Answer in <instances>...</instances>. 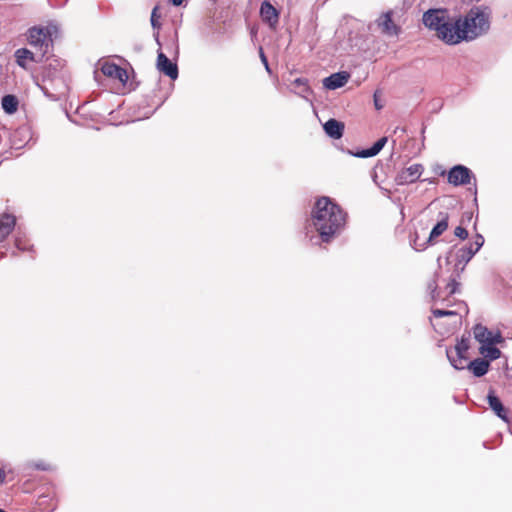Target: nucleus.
<instances>
[{
	"label": "nucleus",
	"mask_w": 512,
	"mask_h": 512,
	"mask_svg": "<svg viewBox=\"0 0 512 512\" xmlns=\"http://www.w3.org/2000/svg\"><path fill=\"white\" fill-rule=\"evenodd\" d=\"M473 335H474L475 340L478 341L481 344V346H484L486 344H488V345L500 344L504 340L499 331L494 333L482 324H476L473 327Z\"/></svg>",
	"instance_id": "423d86ee"
},
{
	"label": "nucleus",
	"mask_w": 512,
	"mask_h": 512,
	"mask_svg": "<svg viewBox=\"0 0 512 512\" xmlns=\"http://www.w3.org/2000/svg\"><path fill=\"white\" fill-rule=\"evenodd\" d=\"M259 53H260L261 61H262V63H263V64H264V66H265V69L267 70V72H269V73H270V72H271V70H270V67H269V63H268V60H267V58H266V56H265V54H264V51H263L262 47H260V49H259Z\"/></svg>",
	"instance_id": "e433bc0d"
},
{
	"label": "nucleus",
	"mask_w": 512,
	"mask_h": 512,
	"mask_svg": "<svg viewBox=\"0 0 512 512\" xmlns=\"http://www.w3.org/2000/svg\"><path fill=\"white\" fill-rule=\"evenodd\" d=\"M449 214L447 212H440L438 215V221L433 226L429 237L426 239V244H434V240L441 236L448 228Z\"/></svg>",
	"instance_id": "4468645a"
},
{
	"label": "nucleus",
	"mask_w": 512,
	"mask_h": 512,
	"mask_svg": "<svg viewBox=\"0 0 512 512\" xmlns=\"http://www.w3.org/2000/svg\"><path fill=\"white\" fill-rule=\"evenodd\" d=\"M483 244H484L483 236L481 234H477L474 239V242L471 243L470 245H473L475 250L478 252L480 250V248L483 246Z\"/></svg>",
	"instance_id": "c9c22d12"
},
{
	"label": "nucleus",
	"mask_w": 512,
	"mask_h": 512,
	"mask_svg": "<svg viewBox=\"0 0 512 512\" xmlns=\"http://www.w3.org/2000/svg\"><path fill=\"white\" fill-rule=\"evenodd\" d=\"M15 246L20 251H27L32 248V245L29 244V242L21 236H17L15 239Z\"/></svg>",
	"instance_id": "c756f323"
},
{
	"label": "nucleus",
	"mask_w": 512,
	"mask_h": 512,
	"mask_svg": "<svg viewBox=\"0 0 512 512\" xmlns=\"http://www.w3.org/2000/svg\"><path fill=\"white\" fill-rule=\"evenodd\" d=\"M410 245L411 247L416 251H423L425 250L430 244H426V240L424 242H419V237L417 234L414 235V237H411L410 239Z\"/></svg>",
	"instance_id": "cd10ccee"
},
{
	"label": "nucleus",
	"mask_w": 512,
	"mask_h": 512,
	"mask_svg": "<svg viewBox=\"0 0 512 512\" xmlns=\"http://www.w3.org/2000/svg\"><path fill=\"white\" fill-rule=\"evenodd\" d=\"M387 143V137L379 138L371 147L365 149H359L356 151H349L354 157L357 158H370L376 156Z\"/></svg>",
	"instance_id": "f3484780"
},
{
	"label": "nucleus",
	"mask_w": 512,
	"mask_h": 512,
	"mask_svg": "<svg viewBox=\"0 0 512 512\" xmlns=\"http://www.w3.org/2000/svg\"><path fill=\"white\" fill-rule=\"evenodd\" d=\"M16 225V218L11 214L0 217V242L4 241Z\"/></svg>",
	"instance_id": "aec40b11"
},
{
	"label": "nucleus",
	"mask_w": 512,
	"mask_h": 512,
	"mask_svg": "<svg viewBox=\"0 0 512 512\" xmlns=\"http://www.w3.org/2000/svg\"><path fill=\"white\" fill-rule=\"evenodd\" d=\"M350 74L346 71L336 72L323 79V86L328 90L343 87L349 80Z\"/></svg>",
	"instance_id": "dca6fc26"
},
{
	"label": "nucleus",
	"mask_w": 512,
	"mask_h": 512,
	"mask_svg": "<svg viewBox=\"0 0 512 512\" xmlns=\"http://www.w3.org/2000/svg\"><path fill=\"white\" fill-rule=\"evenodd\" d=\"M376 23L381 32L387 36H397L400 32V27L392 20L391 11L381 14Z\"/></svg>",
	"instance_id": "f8f14e48"
},
{
	"label": "nucleus",
	"mask_w": 512,
	"mask_h": 512,
	"mask_svg": "<svg viewBox=\"0 0 512 512\" xmlns=\"http://www.w3.org/2000/svg\"><path fill=\"white\" fill-rule=\"evenodd\" d=\"M1 104L6 113L12 114L17 111L19 101L16 96L8 94L3 96Z\"/></svg>",
	"instance_id": "a878e982"
},
{
	"label": "nucleus",
	"mask_w": 512,
	"mask_h": 512,
	"mask_svg": "<svg viewBox=\"0 0 512 512\" xmlns=\"http://www.w3.org/2000/svg\"><path fill=\"white\" fill-rule=\"evenodd\" d=\"M2 134L0 137H5L11 149L19 150L29 145L31 142L34 143L33 130H1Z\"/></svg>",
	"instance_id": "39448f33"
},
{
	"label": "nucleus",
	"mask_w": 512,
	"mask_h": 512,
	"mask_svg": "<svg viewBox=\"0 0 512 512\" xmlns=\"http://www.w3.org/2000/svg\"><path fill=\"white\" fill-rule=\"evenodd\" d=\"M487 401L490 408L494 411V413L502 420L507 421L508 416L506 409L504 408L501 400L495 394L493 390H490L487 395Z\"/></svg>",
	"instance_id": "6ab92c4d"
},
{
	"label": "nucleus",
	"mask_w": 512,
	"mask_h": 512,
	"mask_svg": "<svg viewBox=\"0 0 512 512\" xmlns=\"http://www.w3.org/2000/svg\"><path fill=\"white\" fill-rule=\"evenodd\" d=\"M346 213L329 197L319 198L312 210L311 225L318 232L322 242H330L341 231Z\"/></svg>",
	"instance_id": "f257e3e1"
},
{
	"label": "nucleus",
	"mask_w": 512,
	"mask_h": 512,
	"mask_svg": "<svg viewBox=\"0 0 512 512\" xmlns=\"http://www.w3.org/2000/svg\"><path fill=\"white\" fill-rule=\"evenodd\" d=\"M469 349V342L467 339L462 338L460 341L457 342L453 352L455 354H466Z\"/></svg>",
	"instance_id": "c85d7f7f"
},
{
	"label": "nucleus",
	"mask_w": 512,
	"mask_h": 512,
	"mask_svg": "<svg viewBox=\"0 0 512 512\" xmlns=\"http://www.w3.org/2000/svg\"><path fill=\"white\" fill-rule=\"evenodd\" d=\"M437 297H438V295H436V291H435V289H434V290H433V294H432V298H433V299H436Z\"/></svg>",
	"instance_id": "37998d69"
},
{
	"label": "nucleus",
	"mask_w": 512,
	"mask_h": 512,
	"mask_svg": "<svg viewBox=\"0 0 512 512\" xmlns=\"http://www.w3.org/2000/svg\"><path fill=\"white\" fill-rule=\"evenodd\" d=\"M489 367L490 362L485 358H476L467 365V368L473 373L475 377L484 376L488 372Z\"/></svg>",
	"instance_id": "412c9836"
},
{
	"label": "nucleus",
	"mask_w": 512,
	"mask_h": 512,
	"mask_svg": "<svg viewBox=\"0 0 512 512\" xmlns=\"http://www.w3.org/2000/svg\"><path fill=\"white\" fill-rule=\"evenodd\" d=\"M174 6H180L183 0H170Z\"/></svg>",
	"instance_id": "ea45409f"
},
{
	"label": "nucleus",
	"mask_w": 512,
	"mask_h": 512,
	"mask_svg": "<svg viewBox=\"0 0 512 512\" xmlns=\"http://www.w3.org/2000/svg\"><path fill=\"white\" fill-rule=\"evenodd\" d=\"M423 170H424V168L421 164H418V163L412 164L409 167L402 169L397 174L396 182L399 185L414 183L421 177Z\"/></svg>",
	"instance_id": "1a4fd4ad"
},
{
	"label": "nucleus",
	"mask_w": 512,
	"mask_h": 512,
	"mask_svg": "<svg viewBox=\"0 0 512 512\" xmlns=\"http://www.w3.org/2000/svg\"><path fill=\"white\" fill-rule=\"evenodd\" d=\"M15 59H16V63L24 68V69H27V61H31V62H35V55L33 52H31L29 49L27 48H19L15 51Z\"/></svg>",
	"instance_id": "4be33fe9"
},
{
	"label": "nucleus",
	"mask_w": 512,
	"mask_h": 512,
	"mask_svg": "<svg viewBox=\"0 0 512 512\" xmlns=\"http://www.w3.org/2000/svg\"><path fill=\"white\" fill-rule=\"evenodd\" d=\"M449 15L447 9L431 8L423 13L422 21L426 28L434 31Z\"/></svg>",
	"instance_id": "0eeeda50"
},
{
	"label": "nucleus",
	"mask_w": 512,
	"mask_h": 512,
	"mask_svg": "<svg viewBox=\"0 0 512 512\" xmlns=\"http://www.w3.org/2000/svg\"><path fill=\"white\" fill-rule=\"evenodd\" d=\"M28 42L31 46L39 47L45 54L50 43L48 31L39 27L30 28L28 30Z\"/></svg>",
	"instance_id": "6e6552de"
},
{
	"label": "nucleus",
	"mask_w": 512,
	"mask_h": 512,
	"mask_svg": "<svg viewBox=\"0 0 512 512\" xmlns=\"http://www.w3.org/2000/svg\"><path fill=\"white\" fill-rule=\"evenodd\" d=\"M64 62L60 59H53L49 62L46 71V79L44 84L41 86L44 94L52 100H59L65 96L68 90V86L65 83L64 77L60 73L63 68Z\"/></svg>",
	"instance_id": "7ed1b4c3"
},
{
	"label": "nucleus",
	"mask_w": 512,
	"mask_h": 512,
	"mask_svg": "<svg viewBox=\"0 0 512 512\" xmlns=\"http://www.w3.org/2000/svg\"><path fill=\"white\" fill-rule=\"evenodd\" d=\"M458 44L471 42L488 33L491 10L485 5L471 7L465 15H457Z\"/></svg>",
	"instance_id": "f03ea898"
},
{
	"label": "nucleus",
	"mask_w": 512,
	"mask_h": 512,
	"mask_svg": "<svg viewBox=\"0 0 512 512\" xmlns=\"http://www.w3.org/2000/svg\"><path fill=\"white\" fill-rule=\"evenodd\" d=\"M326 135L334 140H339L343 136L344 130H324Z\"/></svg>",
	"instance_id": "72a5a7b5"
},
{
	"label": "nucleus",
	"mask_w": 512,
	"mask_h": 512,
	"mask_svg": "<svg viewBox=\"0 0 512 512\" xmlns=\"http://www.w3.org/2000/svg\"><path fill=\"white\" fill-rule=\"evenodd\" d=\"M472 172L463 165H455L448 173V182L454 186L466 185L470 183Z\"/></svg>",
	"instance_id": "9d476101"
},
{
	"label": "nucleus",
	"mask_w": 512,
	"mask_h": 512,
	"mask_svg": "<svg viewBox=\"0 0 512 512\" xmlns=\"http://www.w3.org/2000/svg\"><path fill=\"white\" fill-rule=\"evenodd\" d=\"M292 90L299 96L308 99L311 89L306 78H296L291 84Z\"/></svg>",
	"instance_id": "5701e85b"
},
{
	"label": "nucleus",
	"mask_w": 512,
	"mask_h": 512,
	"mask_svg": "<svg viewBox=\"0 0 512 512\" xmlns=\"http://www.w3.org/2000/svg\"><path fill=\"white\" fill-rule=\"evenodd\" d=\"M459 282L456 279H451V281L447 284L446 289L448 290L449 295H453L458 292Z\"/></svg>",
	"instance_id": "473e14b6"
},
{
	"label": "nucleus",
	"mask_w": 512,
	"mask_h": 512,
	"mask_svg": "<svg viewBox=\"0 0 512 512\" xmlns=\"http://www.w3.org/2000/svg\"><path fill=\"white\" fill-rule=\"evenodd\" d=\"M454 234L456 237L462 240H465L468 237V231L462 226L456 227L454 230Z\"/></svg>",
	"instance_id": "f704fd0d"
},
{
	"label": "nucleus",
	"mask_w": 512,
	"mask_h": 512,
	"mask_svg": "<svg viewBox=\"0 0 512 512\" xmlns=\"http://www.w3.org/2000/svg\"><path fill=\"white\" fill-rule=\"evenodd\" d=\"M447 358L450 364L457 370L466 368L465 362L467 360L466 354H455L452 349L446 350Z\"/></svg>",
	"instance_id": "b1692460"
},
{
	"label": "nucleus",
	"mask_w": 512,
	"mask_h": 512,
	"mask_svg": "<svg viewBox=\"0 0 512 512\" xmlns=\"http://www.w3.org/2000/svg\"><path fill=\"white\" fill-rule=\"evenodd\" d=\"M457 17L449 15L434 30L436 37L446 45H457L459 34L457 33Z\"/></svg>",
	"instance_id": "20e7f679"
},
{
	"label": "nucleus",
	"mask_w": 512,
	"mask_h": 512,
	"mask_svg": "<svg viewBox=\"0 0 512 512\" xmlns=\"http://www.w3.org/2000/svg\"><path fill=\"white\" fill-rule=\"evenodd\" d=\"M158 11H159V7L155 6L151 12L150 22H151V26L154 30L153 37H154L157 45L159 47H161L162 44H161L160 35H159V30L161 28V23H160L159 19L161 18V15L158 13Z\"/></svg>",
	"instance_id": "393cba45"
},
{
	"label": "nucleus",
	"mask_w": 512,
	"mask_h": 512,
	"mask_svg": "<svg viewBox=\"0 0 512 512\" xmlns=\"http://www.w3.org/2000/svg\"><path fill=\"white\" fill-rule=\"evenodd\" d=\"M260 15L262 20L271 28H275L277 26L279 22V12L270 2L264 1L261 4Z\"/></svg>",
	"instance_id": "2eb2a0df"
},
{
	"label": "nucleus",
	"mask_w": 512,
	"mask_h": 512,
	"mask_svg": "<svg viewBox=\"0 0 512 512\" xmlns=\"http://www.w3.org/2000/svg\"><path fill=\"white\" fill-rule=\"evenodd\" d=\"M477 253L473 245L464 246L456 251V268H460L461 271L464 270L466 264L473 258V256Z\"/></svg>",
	"instance_id": "a211bd4d"
},
{
	"label": "nucleus",
	"mask_w": 512,
	"mask_h": 512,
	"mask_svg": "<svg viewBox=\"0 0 512 512\" xmlns=\"http://www.w3.org/2000/svg\"><path fill=\"white\" fill-rule=\"evenodd\" d=\"M101 72L105 76L118 80L122 84H125L128 80L127 71L115 63L104 62L101 66Z\"/></svg>",
	"instance_id": "ddd939ff"
},
{
	"label": "nucleus",
	"mask_w": 512,
	"mask_h": 512,
	"mask_svg": "<svg viewBox=\"0 0 512 512\" xmlns=\"http://www.w3.org/2000/svg\"><path fill=\"white\" fill-rule=\"evenodd\" d=\"M374 102H375V106L377 109H381L382 106L380 105V102H378L377 98H376V95L374 96Z\"/></svg>",
	"instance_id": "a19ab883"
},
{
	"label": "nucleus",
	"mask_w": 512,
	"mask_h": 512,
	"mask_svg": "<svg viewBox=\"0 0 512 512\" xmlns=\"http://www.w3.org/2000/svg\"><path fill=\"white\" fill-rule=\"evenodd\" d=\"M31 466L37 470H46V466L42 462L33 463Z\"/></svg>",
	"instance_id": "4c0bfd02"
},
{
	"label": "nucleus",
	"mask_w": 512,
	"mask_h": 512,
	"mask_svg": "<svg viewBox=\"0 0 512 512\" xmlns=\"http://www.w3.org/2000/svg\"><path fill=\"white\" fill-rule=\"evenodd\" d=\"M322 128H345L344 123L336 119H329L323 124Z\"/></svg>",
	"instance_id": "2f4dec72"
},
{
	"label": "nucleus",
	"mask_w": 512,
	"mask_h": 512,
	"mask_svg": "<svg viewBox=\"0 0 512 512\" xmlns=\"http://www.w3.org/2000/svg\"><path fill=\"white\" fill-rule=\"evenodd\" d=\"M5 481V472L0 469V484H3Z\"/></svg>",
	"instance_id": "58836bf2"
},
{
	"label": "nucleus",
	"mask_w": 512,
	"mask_h": 512,
	"mask_svg": "<svg viewBox=\"0 0 512 512\" xmlns=\"http://www.w3.org/2000/svg\"><path fill=\"white\" fill-rule=\"evenodd\" d=\"M374 102H375V106L377 109H381L382 106L380 105V102H378L377 98H376V95L374 96Z\"/></svg>",
	"instance_id": "79ce46f5"
},
{
	"label": "nucleus",
	"mask_w": 512,
	"mask_h": 512,
	"mask_svg": "<svg viewBox=\"0 0 512 512\" xmlns=\"http://www.w3.org/2000/svg\"><path fill=\"white\" fill-rule=\"evenodd\" d=\"M432 314L436 318H442L446 316H454L456 315V312L452 310L432 309Z\"/></svg>",
	"instance_id": "7c9ffc66"
},
{
	"label": "nucleus",
	"mask_w": 512,
	"mask_h": 512,
	"mask_svg": "<svg viewBox=\"0 0 512 512\" xmlns=\"http://www.w3.org/2000/svg\"><path fill=\"white\" fill-rule=\"evenodd\" d=\"M173 45L175 46V52L178 53V45H177L176 41L173 43Z\"/></svg>",
	"instance_id": "c03bdc74"
},
{
	"label": "nucleus",
	"mask_w": 512,
	"mask_h": 512,
	"mask_svg": "<svg viewBox=\"0 0 512 512\" xmlns=\"http://www.w3.org/2000/svg\"><path fill=\"white\" fill-rule=\"evenodd\" d=\"M479 352L489 362L493 361V360H496V359L500 358V356H501V351L497 347H495V345H488V344H486L484 346H480Z\"/></svg>",
	"instance_id": "bb28decb"
},
{
	"label": "nucleus",
	"mask_w": 512,
	"mask_h": 512,
	"mask_svg": "<svg viewBox=\"0 0 512 512\" xmlns=\"http://www.w3.org/2000/svg\"><path fill=\"white\" fill-rule=\"evenodd\" d=\"M157 69L163 73L164 75L168 76L172 80L177 79L179 72H178V66L175 62H172L159 48L157 52V62H156Z\"/></svg>",
	"instance_id": "9b49d317"
}]
</instances>
